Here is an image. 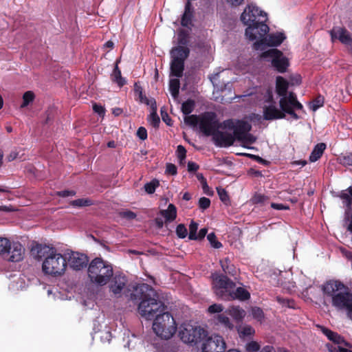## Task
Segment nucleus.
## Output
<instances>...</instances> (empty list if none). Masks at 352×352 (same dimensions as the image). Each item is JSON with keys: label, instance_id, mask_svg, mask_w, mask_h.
<instances>
[{"label": "nucleus", "instance_id": "obj_31", "mask_svg": "<svg viewBox=\"0 0 352 352\" xmlns=\"http://www.w3.org/2000/svg\"><path fill=\"white\" fill-rule=\"evenodd\" d=\"M151 112L148 117V122L152 124L153 126L156 127L158 126L160 123V118L157 114V106L155 101L152 102L151 103Z\"/></svg>", "mask_w": 352, "mask_h": 352}, {"label": "nucleus", "instance_id": "obj_27", "mask_svg": "<svg viewBox=\"0 0 352 352\" xmlns=\"http://www.w3.org/2000/svg\"><path fill=\"white\" fill-rule=\"evenodd\" d=\"M160 214L165 218L166 222H171L174 221L177 217L176 207L173 204H170L166 210L160 211Z\"/></svg>", "mask_w": 352, "mask_h": 352}, {"label": "nucleus", "instance_id": "obj_40", "mask_svg": "<svg viewBox=\"0 0 352 352\" xmlns=\"http://www.w3.org/2000/svg\"><path fill=\"white\" fill-rule=\"evenodd\" d=\"M184 122L190 126H196L197 124H199V116L195 115H186Z\"/></svg>", "mask_w": 352, "mask_h": 352}, {"label": "nucleus", "instance_id": "obj_38", "mask_svg": "<svg viewBox=\"0 0 352 352\" xmlns=\"http://www.w3.org/2000/svg\"><path fill=\"white\" fill-rule=\"evenodd\" d=\"M91 204L92 201L87 198L78 199L71 202L72 206L79 208L91 206Z\"/></svg>", "mask_w": 352, "mask_h": 352}, {"label": "nucleus", "instance_id": "obj_23", "mask_svg": "<svg viewBox=\"0 0 352 352\" xmlns=\"http://www.w3.org/2000/svg\"><path fill=\"white\" fill-rule=\"evenodd\" d=\"M318 328H320L322 333L325 335L327 338L333 343L337 344H343L344 346L349 345L348 342H346L344 339L336 332L332 331L331 330L322 326H318Z\"/></svg>", "mask_w": 352, "mask_h": 352}, {"label": "nucleus", "instance_id": "obj_22", "mask_svg": "<svg viewBox=\"0 0 352 352\" xmlns=\"http://www.w3.org/2000/svg\"><path fill=\"white\" fill-rule=\"evenodd\" d=\"M213 322L216 326L226 331L232 330L234 327L230 319L223 314L215 316L213 318Z\"/></svg>", "mask_w": 352, "mask_h": 352}, {"label": "nucleus", "instance_id": "obj_51", "mask_svg": "<svg viewBox=\"0 0 352 352\" xmlns=\"http://www.w3.org/2000/svg\"><path fill=\"white\" fill-rule=\"evenodd\" d=\"M210 205V200L207 197H201L199 200V206L203 210L207 209Z\"/></svg>", "mask_w": 352, "mask_h": 352}, {"label": "nucleus", "instance_id": "obj_54", "mask_svg": "<svg viewBox=\"0 0 352 352\" xmlns=\"http://www.w3.org/2000/svg\"><path fill=\"white\" fill-rule=\"evenodd\" d=\"M137 135L140 139H141L142 140H146L147 138V131H146V129L142 126L140 127L138 129Z\"/></svg>", "mask_w": 352, "mask_h": 352}, {"label": "nucleus", "instance_id": "obj_29", "mask_svg": "<svg viewBox=\"0 0 352 352\" xmlns=\"http://www.w3.org/2000/svg\"><path fill=\"white\" fill-rule=\"evenodd\" d=\"M325 148L326 144L324 143L318 144L312 151L309 156V160L311 162H316L322 156Z\"/></svg>", "mask_w": 352, "mask_h": 352}, {"label": "nucleus", "instance_id": "obj_18", "mask_svg": "<svg viewBox=\"0 0 352 352\" xmlns=\"http://www.w3.org/2000/svg\"><path fill=\"white\" fill-rule=\"evenodd\" d=\"M68 260L69 266L76 270H80L87 266L88 258L87 256L78 252H72L68 254Z\"/></svg>", "mask_w": 352, "mask_h": 352}, {"label": "nucleus", "instance_id": "obj_60", "mask_svg": "<svg viewBox=\"0 0 352 352\" xmlns=\"http://www.w3.org/2000/svg\"><path fill=\"white\" fill-rule=\"evenodd\" d=\"M271 207L275 210H287V209H289V206H285L282 204L272 203L271 204Z\"/></svg>", "mask_w": 352, "mask_h": 352}, {"label": "nucleus", "instance_id": "obj_10", "mask_svg": "<svg viewBox=\"0 0 352 352\" xmlns=\"http://www.w3.org/2000/svg\"><path fill=\"white\" fill-rule=\"evenodd\" d=\"M205 333L204 329L200 327L184 323L179 327V336L184 343L196 344L205 336Z\"/></svg>", "mask_w": 352, "mask_h": 352}, {"label": "nucleus", "instance_id": "obj_43", "mask_svg": "<svg viewBox=\"0 0 352 352\" xmlns=\"http://www.w3.org/2000/svg\"><path fill=\"white\" fill-rule=\"evenodd\" d=\"M10 242L7 238L0 237V254H6L8 252Z\"/></svg>", "mask_w": 352, "mask_h": 352}, {"label": "nucleus", "instance_id": "obj_48", "mask_svg": "<svg viewBox=\"0 0 352 352\" xmlns=\"http://www.w3.org/2000/svg\"><path fill=\"white\" fill-rule=\"evenodd\" d=\"M223 307L221 304H213L210 305L208 309V312L210 314L217 313L219 314L221 311H223Z\"/></svg>", "mask_w": 352, "mask_h": 352}, {"label": "nucleus", "instance_id": "obj_57", "mask_svg": "<svg viewBox=\"0 0 352 352\" xmlns=\"http://www.w3.org/2000/svg\"><path fill=\"white\" fill-rule=\"evenodd\" d=\"M327 347L329 349V352H351V351L342 348L340 346H339L338 348H336L331 345L327 344Z\"/></svg>", "mask_w": 352, "mask_h": 352}, {"label": "nucleus", "instance_id": "obj_16", "mask_svg": "<svg viewBox=\"0 0 352 352\" xmlns=\"http://www.w3.org/2000/svg\"><path fill=\"white\" fill-rule=\"evenodd\" d=\"M9 255L8 261L11 262H19L23 260L25 248L19 241L10 242L8 247V252H6Z\"/></svg>", "mask_w": 352, "mask_h": 352}, {"label": "nucleus", "instance_id": "obj_58", "mask_svg": "<svg viewBox=\"0 0 352 352\" xmlns=\"http://www.w3.org/2000/svg\"><path fill=\"white\" fill-rule=\"evenodd\" d=\"M93 109L96 113H97L100 116H103L104 115V112H105L104 108L101 105L94 104L93 105Z\"/></svg>", "mask_w": 352, "mask_h": 352}, {"label": "nucleus", "instance_id": "obj_37", "mask_svg": "<svg viewBox=\"0 0 352 352\" xmlns=\"http://www.w3.org/2000/svg\"><path fill=\"white\" fill-rule=\"evenodd\" d=\"M34 99V94L32 91H28L24 93L23 96V103L21 104V108L27 107Z\"/></svg>", "mask_w": 352, "mask_h": 352}, {"label": "nucleus", "instance_id": "obj_49", "mask_svg": "<svg viewBox=\"0 0 352 352\" xmlns=\"http://www.w3.org/2000/svg\"><path fill=\"white\" fill-rule=\"evenodd\" d=\"M323 102H324L323 98L321 97H318L312 102V103L311 104V109L314 111H315L318 108H320V107H322L323 105Z\"/></svg>", "mask_w": 352, "mask_h": 352}, {"label": "nucleus", "instance_id": "obj_4", "mask_svg": "<svg viewBox=\"0 0 352 352\" xmlns=\"http://www.w3.org/2000/svg\"><path fill=\"white\" fill-rule=\"evenodd\" d=\"M323 292L332 298V305L338 309L346 311L352 320V294L349 288L338 280H329L322 287Z\"/></svg>", "mask_w": 352, "mask_h": 352}, {"label": "nucleus", "instance_id": "obj_35", "mask_svg": "<svg viewBox=\"0 0 352 352\" xmlns=\"http://www.w3.org/2000/svg\"><path fill=\"white\" fill-rule=\"evenodd\" d=\"M221 268L226 274L234 275L235 270L233 265H230L228 258L220 261Z\"/></svg>", "mask_w": 352, "mask_h": 352}, {"label": "nucleus", "instance_id": "obj_41", "mask_svg": "<svg viewBox=\"0 0 352 352\" xmlns=\"http://www.w3.org/2000/svg\"><path fill=\"white\" fill-rule=\"evenodd\" d=\"M239 333L241 336H250L254 333V329L249 325H245L239 329Z\"/></svg>", "mask_w": 352, "mask_h": 352}, {"label": "nucleus", "instance_id": "obj_36", "mask_svg": "<svg viewBox=\"0 0 352 352\" xmlns=\"http://www.w3.org/2000/svg\"><path fill=\"white\" fill-rule=\"evenodd\" d=\"M195 102L192 100H188L184 102L182 106V110L184 114L189 115L194 109Z\"/></svg>", "mask_w": 352, "mask_h": 352}, {"label": "nucleus", "instance_id": "obj_45", "mask_svg": "<svg viewBox=\"0 0 352 352\" xmlns=\"http://www.w3.org/2000/svg\"><path fill=\"white\" fill-rule=\"evenodd\" d=\"M252 315L254 319L260 322L263 320L264 317V314L262 309L258 307H254L252 309Z\"/></svg>", "mask_w": 352, "mask_h": 352}, {"label": "nucleus", "instance_id": "obj_19", "mask_svg": "<svg viewBox=\"0 0 352 352\" xmlns=\"http://www.w3.org/2000/svg\"><path fill=\"white\" fill-rule=\"evenodd\" d=\"M330 34L333 41L338 39L346 46L352 45V38L350 33L345 28L335 27L331 30Z\"/></svg>", "mask_w": 352, "mask_h": 352}, {"label": "nucleus", "instance_id": "obj_24", "mask_svg": "<svg viewBox=\"0 0 352 352\" xmlns=\"http://www.w3.org/2000/svg\"><path fill=\"white\" fill-rule=\"evenodd\" d=\"M250 293L243 287H238L235 291L230 289V292L226 294L224 300H232L239 299L240 300H245L250 298Z\"/></svg>", "mask_w": 352, "mask_h": 352}, {"label": "nucleus", "instance_id": "obj_25", "mask_svg": "<svg viewBox=\"0 0 352 352\" xmlns=\"http://www.w3.org/2000/svg\"><path fill=\"white\" fill-rule=\"evenodd\" d=\"M126 280L124 276H115L112 283L110 285V290L115 294L118 295L124 288Z\"/></svg>", "mask_w": 352, "mask_h": 352}, {"label": "nucleus", "instance_id": "obj_55", "mask_svg": "<svg viewBox=\"0 0 352 352\" xmlns=\"http://www.w3.org/2000/svg\"><path fill=\"white\" fill-rule=\"evenodd\" d=\"M161 116H162V120L164 122H166L169 126L171 125V119L168 116V115L167 112L166 111V110L164 109V108L161 109Z\"/></svg>", "mask_w": 352, "mask_h": 352}, {"label": "nucleus", "instance_id": "obj_47", "mask_svg": "<svg viewBox=\"0 0 352 352\" xmlns=\"http://www.w3.org/2000/svg\"><path fill=\"white\" fill-rule=\"evenodd\" d=\"M245 349L248 352H256L260 349L258 343L254 341L247 343Z\"/></svg>", "mask_w": 352, "mask_h": 352}, {"label": "nucleus", "instance_id": "obj_15", "mask_svg": "<svg viewBox=\"0 0 352 352\" xmlns=\"http://www.w3.org/2000/svg\"><path fill=\"white\" fill-rule=\"evenodd\" d=\"M226 342L219 335H213L208 338L202 344L203 352H224Z\"/></svg>", "mask_w": 352, "mask_h": 352}, {"label": "nucleus", "instance_id": "obj_28", "mask_svg": "<svg viewBox=\"0 0 352 352\" xmlns=\"http://www.w3.org/2000/svg\"><path fill=\"white\" fill-rule=\"evenodd\" d=\"M184 69V63L171 60L170 71L173 76L177 78L182 77Z\"/></svg>", "mask_w": 352, "mask_h": 352}, {"label": "nucleus", "instance_id": "obj_33", "mask_svg": "<svg viewBox=\"0 0 352 352\" xmlns=\"http://www.w3.org/2000/svg\"><path fill=\"white\" fill-rule=\"evenodd\" d=\"M179 89V80L178 78H172L169 82V90L174 98H177Z\"/></svg>", "mask_w": 352, "mask_h": 352}, {"label": "nucleus", "instance_id": "obj_62", "mask_svg": "<svg viewBox=\"0 0 352 352\" xmlns=\"http://www.w3.org/2000/svg\"><path fill=\"white\" fill-rule=\"evenodd\" d=\"M58 195L59 196L65 197L69 196H74L75 195V192L74 190H62L58 192Z\"/></svg>", "mask_w": 352, "mask_h": 352}, {"label": "nucleus", "instance_id": "obj_46", "mask_svg": "<svg viewBox=\"0 0 352 352\" xmlns=\"http://www.w3.org/2000/svg\"><path fill=\"white\" fill-rule=\"evenodd\" d=\"M159 185V182L157 180H153L150 183H147L144 186L145 190L149 193L152 194L155 192L156 187Z\"/></svg>", "mask_w": 352, "mask_h": 352}, {"label": "nucleus", "instance_id": "obj_1", "mask_svg": "<svg viewBox=\"0 0 352 352\" xmlns=\"http://www.w3.org/2000/svg\"><path fill=\"white\" fill-rule=\"evenodd\" d=\"M131 298L132 300H140L138 311L147 320H154L159 314L166 310L164 304L158 300L156 292L147 284L136 286Z\"/></svg>", "mask_w": 352, "mask_h": 352}, {"label": "nucleus", "instance_id": "obj_17", "mask_svg": "<svg viewBox=\"0 0 352 352\" xmlns=\"http://www.w3.org/2000/svg\"><path fill=\"white\" fill-rule=\"evenodd\" d=\"M212 136L214 144L220 147L230 146L234 144L235 140L232 133L220 131L219 129H217Z\"/></svg>", "mask_w": 352, "mask_h": 352}, {"label": "nucleus", "instance_id": "obj_20", "mask_svg": "<svg viewBox=\"0 0 352 352\" xmlns=\"http://www.w3.org/2000/svg\"><path fill=\"white\" fill-rule=\"evenodd\" d=\"M285 39V36L283 33L270 34L265 39L257 41L254 43L256 50L261 49V45L265 43L269 46H278L280 45Z\"/></svg>", "mask_w": 352, "mask_h": 352}, {"label": "nucleus", "instance_id": "obj_64", "mask_svg": "<svg viewBox=\"0 0 352 352\" xmlns=\"http://www.w3.org/2000/svg\"><path fill=\"white\" fill-rule=\"evenodd\" d=\"M290 81L292 85H297L301 82V78L300 76L297 75L292 77Z\"/></svg>", "mask_w": 352, "mask_h": 352}, {"label": "nucleus", "instance_id": "obj_12", "mask_svg": "<svg viewBox=\"0 0 352 352\" xmlns=\"http://www.w3.org/2000/svg\"><path fill=\"white\" fill-rule=\"evenodd\" d=\"M193 8L190 3L187 2L185 6V10L182 17V25L187 29H180L178 32V44L181 46H186L188 43V36L192 25V18Z\"/></svg>", "mask_w": 352, "mask_h": 352}, {"label": "nucleus", "instance_id": "obj_39", "mask_svg": "<svg viewBox=\"0 0 352 352\" xmlns=\"http://www.w3.org/2000/svg\"><path fill=\"white\" fill-rule=\"evenodd\" d=\"M198 229V224L195 221H191L189 226V235L188 238L190 240H197V231Z\"/></svg>", "mask_w": 352, "mask_h": 352}, {"label": "nucleus", "instance_id": "obj_11", "mask_svg": "<svg viewBox=\"0 0 352 352\" xmlns=\"http://www.w3.org/2000/svg\"><path fill=\"white\" fill-rule=\"evenodd\" d=\"M199 129L206 136L212 135L219 129H223V122L220 123L214 113L206 112L199 116Z\"/></svg>", "mask_w": 352, "mask_h": 352}, {"label": "nucleus", "instance_id": "obj_34", "mask_svg": "<svg viewBox=\"0 0 352 352\" xmlns=\"http://www.w3.org/2000/svg\"><path fill=\"white\" fill-rule=\"evenodd\" d=\"M23 151L21 148H15L8 155L7 159L11 162L16 159L23 160Z\"/></svg>", "mask_w": 352, "mask_h": 352}, {"label": "nucleus", "instance_id": "obj_44", "mask_svg": "<svg viewBox=\"0 0 352 352\" xmlns=\"http://www.w3.org/2000/svg\"><path fill=\"white\" fill-rule=\"evenodd\" d=\"M176 234L177 235L181 238H185L188 234V231L186 228L184 224H179L176 228Z\"/></svg>", "mask_w": 352, "mask_h": 352}, {"label": "nucleus", "instance_id": "obj_32", "mask_svg": "<svg viewBox=\"0 0 352 352\" xmlns=\"http://www.w3.org/2000/svg\"><path fill=\"white\" fill-rule=\"evenodd\" d=\"M111 79L113 82L117 83L120 87L123 86L125 84V80L122 78L121 72L119 69L117 64L115 66L113 74L111 75Z\"/></svg>", "mask_w": 352, "mask_h": 352}, {"label": "nucleus", "instance_id": "obj_52", "mask_svg": "<svg viewBox=\"0 0 352 352\" xmlns=\"http://www.w3.org/2000/svg\"><path fill=\"white\" fill-rule=\"evenodd\" d=\"M217 190L220 199L226 203L228 201V195L226 190L221 188H217Z\"/></svg>", "mask_w": 352, "mask_h": 352}, {"label": "nucleus", "instance_id": "obj_56", "mask_svg": "<svg viewBox=\"0 0 352 352\" xmlns=\"http://www.w3.org/2000/svg\"><path fill=\"white\" fill-rule=\"evenodd\" d=\"M121 217L126 218L127 219H133L136 217V214L130 210L123 211L120 212Z\"/></svg>", "mask_w": 352, "mask_h": 352}, {"label": "nucleus", "instance_id": "obj_3", "mask_svg": "<svg viewBox=\"0 0 352 352\" xmlns=\"http://www.w3.org/2000/svg\"><path fill=\"white\" fill-rule=\"evenodd\" d=\"M241 20L248 26L245 36L251 41L262 38L269 32V27L265 24L267 14L252 3L246 6Z\"/></svg>", "mask_w": 352, "mask_h": 352}, {"label": "nucleus", "instance_id": "obj_5", "mask_svg": "<svg viewBox=\"0 0 352 352\" xmlns=\"http://www.w3.org/2000/svg\"><path fill=\"white\" fill-rule=\"evenodd\" d=\"M289 82L282 76H278L276 80V91L280 97L279 100L280 107L287 112L292 118L295 120L298 119V115L295 113L296 110L302 109V105L297 100L295 94L288 92Z\"/></svg>", "mask_w": 352, "mask_h": 352}, {"label": "nucleus", "instance_id": "obj_53", "mask_svg": "<svg viewBox=\"0 0 352 352\" xmlns=\"http://www.w3.org/2000/svg\"><path fill=\"white\" fill-rule=\"evenodd\" d=\"M177 157L179 159L180 162H182L186 157V151L185 148L182 145H179L177 148Z\"/></svg>", "mask_w": 352, "mask_h": 352}, {"label": "nucleus", "instance_id": "obj_42", "mask_svg": "<svg viewBox=\"0 0 352 352\" xmlns=\"http://www.w3.org/2000/svg\"><path fill=\"white\" fill-rule=\"evenodd\" d=\"M207 239L209 241L210 245L216 249H219L222 246L221 243L217 240V237L214 233L211 232L207 236Z\"/></svg>", "mask_w": 352, "mask_h": 352}, {"label": "nucleus", "instance_id": "obj_30", "mask_svg": "<svg viewBox=\"0 0 352 352\" xmlns=\"http://www.w3.org/2000/svg\"><path fill=\"white\" fill-rule=\"evenodd\" d=\"M340 197L343 200V203L347 207V210L349 212L351 210L352 204V186L346 190L342 191Z\"/></svg>", "mask_w": 352, "mask_h": 352}, {"label": "nucleus", "instance_id": "obj_13", "mask_svg": "<svg viewBox=\"0 0 352 352\" xmlns=\"http://www.w3.org/2000/svg\"><path fill=\"white\" fill-rule=\"evenodd\" d=\"M212 287L216 295L224 300L226 294L235 287L234 283L223 274L214 273L212 274Z\"/></svg>", "mask_w": 352, "mask_h": 352}, {"label": "nucleus", "instance_id": "obj_9", "mask_svg": "<svg viewBox=\"0 0 352 352\" xmlns=\"http://www.w3.org/2000/svg\"><path fill=\"white\" fill-rule=\"evenodd\" d=\"M265 104L263 107V118L266 120H273L278 119H283L285 118V114L287 113L280 107L278 109L276 104V102L273 98V93L272 89H266L263 93V98Z\"/></svg>", "mask_w": 352, "mask_h": 352}, {"label": "nucleus", "instance_id": "obj_8", "mask_svg": "<svg viewBox=\"0 0 352 352\" xmlns=\"http://www.w3.org/2000/svg\"><path fill=\"white\" fill-rule=\"evenodd\" d=\"M223 129L233 131L234 139L241 142L245 147L249 148L248 145L256 141V138L249 133L252 126L246 121L227 120L223 122Z\"/></svg>", "mask_w": 352, "mask_h": 352}, {"label": "nucleus", "instance_id": "obj_2", "mask_svg": "<svg viewBox=\"0 0 352 352\" xmlns=\"http://www.w3.org/2000/svg\"><path fill=\"white\" fill-rule=\"evenodd\" d=\"M32 254L38 260L43 258L42 270L45 274L59 276L64 274L67 267V258L53 248L36 245L32 249Z\"/></svg>", "mask_w": 352, "mask_h": 352}, {"label": "nucleus", "instance_id": "obj_14", "mask_svg": "<svg viewBox=\"0 0 352 352\" xmlns=\"http://www.w3.org/2000/svg\"><path fill=\"white\" fill-rule=\"evenodd\" d=\"M261 57L264 59L270 58L272 65L281 73L285 72L288 66L287 59L276 49H270L264 52Z\"/></svg>", "mask_w": 352, "mask_h": 352}, {"label": "nucleus", "instance_id": "obj_6", "mask_svg": "<svg viewBox=\"0 0 352 352\" xmlns=\"http://www.w3.org/2000/svg\"><path fill=\"white\" fill-rule=\"evenodd\" d=\"M88 277L90 281L97 285H105L113 275L112 265L100 258H96L89 265Z\"/></svg>", "mask_w": 352, "mask_h": 352}, {"label": "nucleus", "instance_id": "obj_63", "mask_svg": "<svg viewBox=\"0 0 352 352\" xmlns=\"http://www.w3.org/2000/svg\"><path fill=\"white\" fill-rule=\"evenodd\" d=\"M198 168L199 166L195 162H189L188 163V170L190 172L196 171L198 169Z\"/></svg>", "mask_w": 352, "mask_h": 352}, {"label": "nucleus", "instance_id": "obj_61", "mask_svg": "<svg viewBox=\"0 0 352 352\" xmlns=\"http://www.w3.org/2000/svg\"><path fill=\"white\" fill-rule=\"evenodd\" d=\"M265 200V197L261 194H256L253 197V201L256 204L262 203Z\"/></svg>", "mask_w": 352, "mask_h": 352}, {"label": "nucleus", "instance_id": "obj_59", "mask_svg": "<svg viewBox=\"0 0 352 352\" xmlns=\"http://www.w3.org/2000/svg\"><path fill=\"white\" fill-rule=\"evenodd\" d=\"M166 171L171 175H175L177 173V168L173 164H168L166 166Z\"/></svg>", "mask_w": 352, "mask_h": 352}, {"label": "nucleus", "instance_id": "obj_26", "mask_svg": "<svg viewBox=\"0 0 352 352\" xmlns=\"http://www.w3.org/2000/svg\"><path fill=\"white\" fill-rule=\"evenodd\" d=\"M236 321H241L245 316V311L238 306H231L226 311Z\"/></svg>", "mask_w": 352, "mask_h": 352}, {"label": "nucleus", "instance_id": "obj_50", "mask_svg": "<svg viewBox=\"0 0 352 352\" xmlns=\"http://www.w3.org/2000/svg\"><path fill=\"white\" fill-rule=\"evenodd\" d=\"M135 91L139 94V98L141 102L145 103L146 104H151V101L154 102L155 100H149L146 96L143 95L142 89L140 87H137Z\"/></svg>", "mask_w": 352, "mask_h": 352}, {"label": "nucleus", "instance_id": "obj_7", "mask_svg": "<svg viewBox=\"0 0 352 352\" xmlns=\"http://www.w3.org/2000/svg\"><path fill=\"white\" fill-rule=\"evenodd\" d=\"M152 329L157 337L169 340L176 333L177 325L173 316L164 311L154 318Z\"/></svg>", "mask_w": 352, "mask_h": 352}, {"label": "nucleus", "instance_id": "obj_21", "mask_svg": "<svg viewBox=\"0 0 352 352\" xmlns=\"http://www.w3.org/2000/svg\"><path fill=\"white\" fill-rule=\"evenodd\" d=\"M190 50L186 46L178 45L173 47L170 51L171 60L184 63L189 56Z\"/></svg>", "mask_w": 352, "mask_h": 352}]
</instances>
